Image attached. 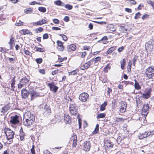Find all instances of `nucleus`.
I'll use <instances>...</instances> for the list:
<instances>
[{"label": "nucleus", "instance_id": "obj_53", "mask_svg": "<svg viewBox=\"0 0 154 154\" xmlns=\"http://www.w3.org/2000/svg\"><path fill=\"white\" fill-rule=\"evenodd\" d=\"M14 39L13 38H12L10 39V42H9V43L10 44L11 46H12V44H14Z\"/></svg>", "mask_w": 154, "mask_h": 154}, {"label": "nucleus", "instance_id": "obj_40", "mask_svg": "<svg viewBox=\"0 0 154 154\" xmlns=\"http://www.w3.org/2000/svg\"><path fill=\"white\" fill-rule=\"evenodd\" d=\"M78 71L77 69L76 70H73L71 72H70L69 73V75H74L77 73V72H78Z\"/></svg>", "mask_w": 154, "mask_h": 154}, {"label": "nucleus", "instance_id": "obj_64", "mask_svg": "<svg viewBox=\"0 0 154 154\" xmlns=\"http://www.w3.org/2000/svg\"><path fill=\"white\" fill-rule=\"evenodd\" d=\"M44 154H53L49 151L45 150L44 151Z\"/></svg>", "mask_w": 154, "mask_h": 154}, {"label": "nucleus", "instance_id": "obj_22", "mask_svg": "<svg viewBox=\"0 0 154 154\" xmlns=\"http://www.w3.org/2000/svg\"><path fill=\"white\" fill-rule=\"evenodd\" d=\"M29 80L26 78L24 77L21 79L20 80V82H21L24 85H26L29 82Z\"/></svg>", "mask_w": 154, "mask_h": 154}, {"label": "nucleus", "instance_id": "obj_49", "mask_svg": "<svg viewBox=\"0 0 154 154\" xmlns=\"http://www.w3.org/2000/svg\"><path fill=\"white\" fill-rule=\"evenodd\" d=\"M15 77H14L12 80V82L11 83V87L12 88L14 87V85L15 83Z\"/></svg>", "mask_w": 154, "mask_h": 154}, {"label": "nucleus", "instance_id": "obj_50", "mask_svg": "<svg viewBox=\"0 0 154 154\" xmlns=\"http://www.w3.org/2000/svg\"><path fill=\"white\" fill-rule=\"evenodd\" d=\"M22 31L23 32L24 35L28 34L29 33V31L28 29H23Z\"/></svg>", "mask_w": 154, "mask_h": 154}, {"label": "nucleus", "instance_id": "obj_39", "mask_svg": "<svg viewBox=\"0 0 154 154\" xmlns=\"http://www.w3.org/2000/svg\"><path fill=\"white\" fill-rule=\"evenodd\" d=\"M102 5H103V8L105 9L107 8H108L110 6L106 2L105 3H103Z\"/></svg>", "mask_w": 154, "mask_h": 154}, {"label": "nucleus", "instance_id": "obj_5", "mask_svg": "<svg viewBox=\"0 0 154 154\" xmlns=\"http://www.w3.org/2000/svg\"><path fill=\"white\" fill-rule=\"evenodd\" d=\"M69 109L70 113L71 115L75 116L77 114V107L75 103L70 104Z\"/></svg>", "mask_w": 154, "mask_h": 154}, {"label": "nucleus", "instance_id": "obj_24", "mask_svg": "<svg viewBox=\"0 0 154 154\" xmlns=\"http://www.w3.org/2000/svg\"><path fill=\"white\" fill-rule=\"evenodd\" d=\"M107 40L108 38L107 37L105 36L103 37L100 40L98 41L97 42H98L100 41H102L103 44H106L108 42L107 41Z\"/></svg>", "mask_w": 154, "mask_h": 154}, {"label": "nucleus", "instance_id": "obj_8", "mask_svg": "<svg viewBox=\"0 0 154 154\" xmlns=\"http://www.w3.org/2000/svg\"><path fill=\"white\" fill-rule=\"evenodd\" d=\"M89 97L88 94L86 93H82L79 96V99L83 102H85Z\"/></svg>", "mask_w": 154, "mask_h": 154}, {"label": "nucleus", "instance_id": "obj_42", "mask_svg": "<svg viewBox=\"0 0 154 154\" xmlns=\"http://www.w3.org/2000/svg\"><path fill=\"white\" fill-rule=\"evenodd\" d=\"M115 50V47H112L110 48L107 51L109 54L111 53L114 51Z\"/></svg>", "mask_w": 154, "mask_h": 154}, {"label": "nucleus", "instance_id": "obj_37", "mask_svg": "<svg viewBox=\"0 0 154 154\" xmlns=\"http://www.w3.org/2000/svg\"><path fill=\"white\" fill-rule=\"evenodd\" d=\"M32 12V10L31 8H28L24 10L25 13L27 14L30 13Z\"/></svg>", "mask_w": 154, "mask_h": 154}, {"label": "nucleus", "instance_id": "obj_36", "mask_svg": "<svg viewBox=\"0 0 154 154\" xmlns=\"http://www.w3.org/2000/svg\"><path fill=\"white\" fill-rule=\"evenodd\" d=\"M101 58L99 57H97L94 59H92V61L94 62V63H97L98 61L100 60Z\"/></svg>", "mask_w": 154, "mask_h": 154}, {"label": "nucleus", "instance_id": "obj_7", "mask_svg": "<svg viewBox=\"0 0 154 154\" xmlns=\"http://www.w3.org/2000/svg\"><path fill=\"white\" fill-rule=\"evenodd\" d=\"M29 93L31 96V100H33L35 98L39 96V94L35 91L33 88H29Z\"/></svg>", "mask_w": 154, "mask_h": 154}, {"label": "nucleus", "instance_id": "obj_60", "mask_svg": "<svg viewBox=\"0 0 154 154\" xmlns=\"http://www.w3.org/2000/svg\"><path fill=\"white\" fill-rule=\"evenodd\" d=\"M147 133H149L148 134V136L152 135L154 134V130L150 131L149 132H147Z\"/></svg>", "mask_w": 154, "mask_h": 154}, {"label": "nucleus", "instance_id": "obj_45", "mask_svg": "<svg viewBox=\"0 0 154 154\" xmlns=\"http://www.w3.org/2000/svg\"><path fill=\"white\" fill-rule=\"evenodd\" d=\"M141 14L139 12H138L137 13L135 14V15L134 17V19H137L140 17V16Z\"/></svg>", "mask_w": 154, "mask_h": 154}, {"label": "nucleus", "instance_id": "obj_35", "mask_svg": "<svg viewBox=\"0 0 154 154\" xmlns=\"http://www.w3.org/2000/svg\"><path fill=\"white\" fill-rule=\"evenodd\" d=\"M38 10L39 11L42 13H45L46 11V8L42 7H39L38 8Z\"/></svg>", "mask_w": 154, "mask_h": 154}, {"label": "nucleus", "instance_id": "obj_32", "mask_svg": "<svg viewBox=\"0 0 154 154\" xmlns=\"http://www.w3.org/2000/svg\"><path fill=\"white\" fill-rule=\"evenodd\" d=\"M148 134L149 133H147V132H145L143 134H142L141 135L139 136V138L140 139H142L143 138L147 137L148 136Z\"/></svg>", "mask_w": 154, "mask_h": 154}, {"label": "nucleus", "instance_id": "obj_15", "mask_svg": "<svg viewBox=\"0 0 154 154\" xmlns=\"http://www.w3.org/2000/svg\"><path fill=\"white\" fill-rule=\"evenodd\" d=\"M151 93V90L149 89L145 93L142 94V97L145 99H148L150 97Z\"/></svg>", "mask_w": 154, "mask_h": 154}, {"label": "nucleus", "instance_id": "obj_62", "mask_svg": "<svg viewBox=\"0 0 154 154\" xmlns=\"http://www.w3.org/2000/svg\"><path fill=\"white\" fill-rule=\"evenodd\" d=\"M148 4L151 5L153 8H154V2L151 1L148 2Z\"/></svg>", "mask_w": 154, "mask_h": 154}, {"label": "nucleus", "instance_id": "obj_44", "mask_svg": "<svg viewBox=\"0 0 154 154\" xmlns=\"http://www.w3.org/2000/svg\"><path fill=\"white\" fill-rule=\"evenodd\" d=\"M77 118H78V121H79V128L80 129L81 128L82 126V123L80 121L81 120V119L79 117V114L77 115Z\"/></svg>", "mask_w": 154, "mask_h": 154}, {"label": "nucleus", "instance_id": "obj_29", "mask_svg": "<svg viewBox=\"0 0 154 154\" xmlns=\"http://www.w3.org/2000/svg\"><path fill=\"white\" fill-rule=\"evenodd\" d=\"M121 67L122 69H123L126 63L125 59H123L122 60L120 61Z\"/></svg>", "mask_w": 154, "mask_h": 154}, {"label": "nucleus", "instance_id": "obj_41", "mask_svg": "<svg viewBox=\"0 0 154 154\" xmlns=\"http://www.w3.org/2000/svg\"><path fill=\"white\" fill-rule=\"evenodd\" d=\"M64 7L65 8H66L67 9L69 10H70L72 9V6L70 5L69 4H66L65 5Z\"/></svg>", "mask_w": 154, "mask_h": 154}, {"label": "nucleus", "instance_id": "obj_10", "mask_svg": "<svg viewBox=\"0 0 154 154\" xmlns=\"http://www.w3.org/2000/svg\"><path fill=\"white\" fill-rule=\"evenodd\" d=\"M48 86L51 91H54V92H56L58 89V87L55 85L54 82L48 83Z\"/></svg>", "mask_w": 154, "mask_h": 154}, {"label": "nucleus", "instance_id": "obj_56", "mask_svg": "<svg viewBox=\"0 0 154 154\" xmlns=\"http://www.w3.org/2000/svg\"><path fill=\"white\" fill-rule=\"evenodd\" d=\"M69 17L67 16H66L64 18L63 20L65 22H68L69 20Z\"/></svg>", "mask_w": 154, "mask_h": 154}, {"label": "nucleus", "instance_id": "obj_20", "mask_svg": "<svg viewBox=\"0 0 154 154\" xmlns=\"http://www.w3.org/2000/svg\"><path fill=\"white\" fill-rule=\"evenodd\" d=\"M76 48V46L73 44L67 46V51H75Z\"/></svg>", "mask_w": 154, "mask_h": 154}, {"label": "nucleus", "instance_id": "obj_6", "mask_svg": "<svg viewBox=\"0 0 154 154\" xmlns=\"http://www.w3.org/2000/svg\"><path fill=\"white\" fill-rule=\"evenodd\" d=\"M149 112V106L148 104L143 105L142 110L141 114L143 117L145 118Z\"/></svg>", "mask_w": 154, "mask_h": 154}, {"label": "nucleus", "instance_id": "obj_13", "mask_svg": "<svg viewBox=\"0 0 154 154\" xmlns=\"http://www.w3.org/2000/svg\"><path fill=\"white\" fill-rule=\"evenodd\" d=\"M84 150L86 151H89L91 147L90 141H86L84 142Z\"/></svg>", "mask_w": 154, "mask_h": 154}, {"label": "nucleus", "instance_id": "obj_3", "mask_svg": "<svg viewBox=\"0 0 154 154\" xmlns=\"http://www.w3.org/2000/svg\"><path fill=\"white\" fill-rule=\"evenodd\" d=\"M5 131L7 140H9V143H10L12 141V139L14 137L13 132L10 129L8 128H7Z\"/></svg>", "mask_w": 154, "mask_h": 154}, {"label": "nucleus", "instance_id": "obj_61", "mask_svg": "<svg viewBox=\"0 0 154 154\" xmlns=\"http://www.w3.org/2000/svg\"><path fill=\"white\" fill-rule=\"evenodd\" d=\"M52 29L54 30H60V29L57 27L53 26L52 27Z\"/></svg>", "mask_w": 154, "mask_h": 154}, {"label": "nucleus", "instance_id": "obj_19", "mask_svg": "<svg viewBox=\"0 0 154 154\" xmlns=\"http://www.w3.org/2000/svg\"><path fill=\"white\" fill-rule=\"evenodd\" d=\"M44 113L45 114H49L51 113L50 107L46 105L44 106Z\"/></svg>", "mask_w": 154, "mask_h": 154}, {"label": "nucleus", "instance_id": "obj_2", "mask_svg": "<svg viewBox=\"0 0 154 154\" xmlns=\"http://www.w3.org/2000/svg\"><path fill=\"white\" fill-rule=\"evenodd\" d=\"M145 74L149 79H151L154 76V67L152 66L148 67L146 70Z\"/></svg>", "mask_w": 154, "mask_h": 154}, {"label": "nucleus", "instance_id": "obj_9", "mask_svg": "<svg viewBox=\"0 0 154 154\" xmlns=\"http://www.w3.org/2000/svg\"><path fill=\"white\" fill-rule=\"evenodd\" d=\"M29 93V91L23 88L21 90V96L23 98L26 99L28 96Z\"/></svg>", "mask_w": 154, "mask_h": 154}, {"label": "nucleus", "instance_id": "obj_55", "mask_svg": "<svg viewBox=\"0 0 154 154\" xmlns=\"http://www.w3.org/2000/svg\"><path fill=\"white\" fill-rule=\"evenodd\" d=\"M23 22L19 20L17 23H16V25L18 26H20L23 25Z\"/></svg>", "mask_w": 154, "mask_h": 154}, {"label": "nucleus", "instance_id": "obj_28", "mask_svg": "<svg viewBox=\"0 0 154 154\" xmlns=\"http://www.w3.org/2000/svg\"><path fill=\"white\" fill-rule=\"evenodd\" d=\"M47 21L46 20L43 19L39 21L36 23V24L37 25H41L44 24H45L46 23Z\"/></svg>", "mask_w": 154, "mask_h": 154}, {"label": "nucleus", "instance_id": "obj_23", "mask_svg": "<svg viewBox=\"0 0 154 154\" xmlns=\"http://www.w3.org/2000/svg\"><path fill=\"white\" fill-rule=\"evenodd\" d=\"M64 120L66 122V123H69L70 122V117L68 115L64 114Z\"/></svg>", "mask_w": 154, "mask_h": 154}, {"label": "nucleus", "instance_id": "obj_26", "mask_svg": "<svg viewBox=\"0 0 154 154\" xmlns=\"http://www.w3.org/2000/svg\"><path fill=\"white\" fill-rule=\"evenodd\" d=\"M134 87L137 90H140L141 89V87L140 86L139 83L135 79L134 80Z\"/></svg>", "mask_w": 154, "mask_h": 154}, {"label": "nucleus", "instance_id": "obj_21", "mask_svg": "<svg viewBox=\"0 0 154 154\" xmlns=\"http://www.w3.org/2000/svg\"><path fill=\"white\" fill-rule=\"evenodd\" d=\"M90 61H89L88 63H85L83 66H81V69L82 70H84L85 69H87L90 66Z\"/></svg>", "mask_w": 154, "mask_h": 154}, {"label": "nucleus", "instance_id": "obj_46", "mask_svg": "<svg viewBox=\"0 0 154 154\" xmlns=\"http://www.w3.org/2000/svg\"><path fill=\"white\" fill-rule=\"evenodd\" d=\"M55 4L57 5H61L62 6H63L64 5V4L63 5H61L62 2L60 0H57L55 2Z\"/></svg>", "mask_w": 154, "mask_h": 154}, {"label": "nucleus", "instance_id": "obj_27", "mask_svg": "<svg viewBox=\"0 0 154 154\" xmlns=\"http://www.w3.org/2000/svg\"><path fill=\"white\" fill-rule=\"evenodd\" d=\"M108 28L110 31L113 32L116 31V29L113 25L112 24H110L108 26Z\"/></svg>", "mask_w": 154, "mask_h": 154}, {"label": "nucleus", "instance_id": "obj_1", "mask_svg": "<svg viewBox=\"0 0 154 154\" xmlns=\"http://www.w3.org/2000/svg\"><path fill=\"white\" fill-rule=\"evenodd\" d=\"M35 118L33 116H31L30 114L26 113L24 115L23 124L25 126L30 127L34 122Z\"/></svg>", "mask_w": 154, "mask_h": 154}, {"label": "nucleus", "instance_id": "obj_38", "mask_svg": "<svg viewBox=\"0 0 154 154\" xmlns=\"http://www.w3.org/2000/svg\"><path fill=\"white\" fill-rule=\"evenodd\" d=\"M8 50L3 47H0V51L3 53H5Z\"/></svg>", "mask_w": 154, "mask_h": 154}, {"label": "nucleus", "instance_id": "obj_52", "mask_svg": "<svg viewBox=\"0 0 154 154\" xmlns=\"http://www.w3.org/2000/svg\"><path fill=\"white\" fill-rule=\"evenodd\" d=\"M54 23L56 24H58L59 23V21L57 19H54L53 20Z\"/></svg>", "mask_w": 154, "mask_h": 154}, {"label": "nucleus", "instance_id": "obj_43", "mask_svg": "<svg viewBox=\"0 0 154 154\" xmlns=\"http://www.w3.org/2000/svg\"><path fill=\"white\" fill-rule=\"evenodd\" d=\"M126 119H123L121 118H116V121L118 122H123Z\"/></svg>", "mask_w": 154, "mask_h": 154}, {"label": "nucleus", "instance_id": "obj_30", "mask_svg": "<svg viewBox=\"0 0 154 154\" xmlns=\"http://www.w3.org/2000/svg\"><path fill=\"white\" fill-rule=\"evenodd\" d=\"M9 109V107L8 105L5 106L4 107L2 108L1 111L2 112H4L7 111Z\"/></svg>", "mask_w": 154, "mask_h": 154}, {"label": "nucleus", "instance_id": "obj_25", "mask_svg": "<svg viewBox=\"0 0 154 154\" xmlns=\"http://www.w3.org/2000/svg\"><path fill=\"white\" fill-rule=\"evenodd\" d=\"M107 102L105 101L100 106V110L103 111L105 109V107L107 105Z\"/></svg>", "mask_w": 154, "mask_h": 154}, {"label": "nucleus", "instance_id": "obj_59", "mask_svg": "<svg viewBox=\"0 0 154 154\" xmlns=\"http://www.w3.org/2000/svg\"><path fill=\"white\" fill-rule=\"evenodd\" d=\"M108 90L107 91V93L109 96H110V94L112 92V90L109 88H107Z\"/></svg>", "mask_w": 154, "mask_h": 154}, {"label": "nucleus", "instance_id": "obj_47", "mask_svg": "<svg viewBox=\"0 0 154 154\" xmlns=\"http://www.w3.org/2000/svg\"><path fill=\"white\" fill-rule=\"evenodd\" d=\"M59 35L62 36L63 40L64 41H66L67 40V38L66 35L62 34H59Z\"/></svg>", "mask_w": 154, "mask_h": 154}, {"label": "nucleus", "instance_id": "obj_18", "mask_svg": "<svg viewBox=\"0 0 154 154\" xmlns=\"http://www.w3.org/2000/svg\"><path fill=\"white\" fill-rule=\"evenodd\" d=\"M71 139L72 140H73L72 147H75L76 146L77 144V136L74 135L73 136L71 137Z\"/></svg>", "mask_w": 154, "mask_h": 154}, {"label": "nucleus", "instance_id": "obj_31", "mask_svg": "<svg viewBox=\"0 0 154 154\" xmlns=\"http://www.w3.org/2000/svg\"><path fill=\"white\" fill-rule=\"evenodd\" d=\"M99 125L98 124H97L96 125L95 129L94 131H93V134H97L98 133L99 131Z\"/></svg>", "mask_w": 154, "mask_h": 154}, {"label": "nucleus", "instance_id": "obj_54", "mask_svg": "<svg viewBox=\"0 0 154 154\" xmlns=\"http://www.w3.org/2000/svg\"><path fill=\"white\" fill-rule=\"evenodd\" d=\"M48 38V35L47 33L45 34L43 36V38L44 39H46Z\"/></svg>", "mask_w": 154, "mask_h": 154}, {"label": "nucleus", "instance_id": "obj_34", "mask_svg": "<svg viewBox=\"0 0 154 154\" xmlns=\"http://www.w3.org/2000/svg\"><path fill=\"white\" fill-rule=\"evenodd\" d=\"M132 63L131 61H130L128 63V66L127 67L128 72H130L131 71Z\"/></svg>", "mask_w": 154, "mask_h": 154}, {"label": "nucleus", "instance_id": "obj_48", "mask_svg": "<svg viewBox=\"0 0 154 154\" xmlns=\"http://www.w3.org/2000/svg\"><path fill=\"white\" fill-rule=\"evenodd\" d=\"M35 61L37 63L40 64L42 62V59L41 58H37L35 60Z\"/></svg>", "mask_w": 154, "mask_h": 154}, {"label": "nucleus", "instance_id": "obj_51", "mask_svg": "<svg viewBox=\"0 0 154 154\" xmlns=\"http://www.w3.org/2000/svg\"><path fill=\"white\" fill-rule=\"evenodd\" d=\"M20 139L21 140L23 141L24 140V135L23 133H21L20 134Z\"/></svg>", "mask_w": 154, "mask_h": 154}, {"label": "nucleus", "instance_id": "obj_33", "mask_svg": "<svg viewBox=\"0 0 154 154\" xmlns=\"http://www.w3.org/2000/svg\"><path fill=\"white\" fill-rule=\"evenodd\" d=\"M106 114L104 113L98 114L97 117V119L102 118L105 117Z\"/></svg>", "mask_w": 154, "mask_h": 154}, {"label": "nucleus", "instance_id": "obj_17", "mask_svg": "<svg viewBox=\"0 0 154 154\" xmlns=\"http://www.w3.org/2000/svg\"><path fill=\"white\" fill-rule=\"evenodd\" d=\"M57 43L58 46V50L60 51H63L64 49V47L63 45V43L59 40L57 41Z\"/></svg>", "mask_w": 154, "mask_h": 154}, {"label": "nucleus", "instance_id": "obj_14", "mask_svg": "<svg viewBox=\"0 0 154 154\" xmlns=\"http://www.w3.org/2000/svg\"><path fill=\"white\" fill-rule=\"evenodd\" d=\"M105 147L108 149L112 148L113 147V144L109 140H107L104 143Z\"/></svg>", "mask_w": 154, "mask_h": 154}, {"label": "nucleus", "instance_id": "obj_63", "mask_svg": "<svg viewBox=\"0 0 154 154\" xmlns=\"http://www.w3.org/2000/svg\"><path fill=\"white\" fill-rule=\"evenodd\" d=\"M59 71L57 69L54 71H53L52 72V75H54L55 74H56Z\"/></svg>", "mask_w": 154, "mask_h": 154}, {"label": "nucleus", "instance_id": "obj_16", "mask_svg": "<svg viewBox=\"0 0 154 154\" xmlns=\"http://www.w3.org/2000/svg\"><path fill=\"white\" fill-rule=\"evenodd\" d=\"M119 30L121 32L125 33L128 30V27L127 25H125L123 26H119Z\"/></svg>", "mask_w": 154, "mask_h": 154}, {"label": "nucleus", "instance_id": "obj_4", "mask_svg": "<svg viewBox=\"0 0 154 154\" xmlns=\"http://www.w3.org/2000/svg\"><path fill=\"white\" fill-rule=\"evenodd\" d=\"M145 48L146 50L151 52L154 51V41L150 39L145 44Z\"/></svg>", "mask_w": 154, "mask_h": 154}, {"label": "nucleus", "instance_id": "obj_11", "mask_svg": "<svg viewBox=\"0 0 154 154\" xmlns=\"http://www.w3.org/2000/svg\"><path fill=\"white\" fill-rule=\"evenodd\" d=\"M19 116L17 115L11 117L10 122L13 124H16L19 122Z\"/></svg>", "mask_w": 154, "mask_h": 154}, {"label": "nucleus", "instance_id": "obj_12", "mask_svg": "<svg viewBox=\"0 0 154 154\" xmlns=\"http://www.w3.org/2000/svg\"><path fill=\"white\" fill-rule=\"evenodd\" d=\"M127 107L126 103L124 101H122L121 103V107L120 109V111L121 113H124L126 111Z\"/></svg>", "mask_w": 154, "mask_h": 154}, {"label": "nucleus", "instance_id": "obj_57", "mask_svg": "<svg viewBox=\"0 0 154 154\" xmlns=\"http://www.w3.org/2000/svg\"><path fill=\"white\" fill-rule=\"evenodd\" d=\"M39 72L40 73L42 74H45V71L44 69H39Z\"/></svg>", "mask_w": 154, "mask_h": 154}, {"label": "nucleus", "instance_id": "obj_58", "mask_svg": "<svg viewBox=\"0 0 154 154\" xmlns=\"http://www.w3.org/2000/svg\"><path fill=\"white\" fill-rule=\"evenodd\" d=\"M36 51L40 52H42L43 51V49L42 48H38L36 49Z\"/></svg>", "mask_w": 154, "mask_h": 154}]
</instances>
